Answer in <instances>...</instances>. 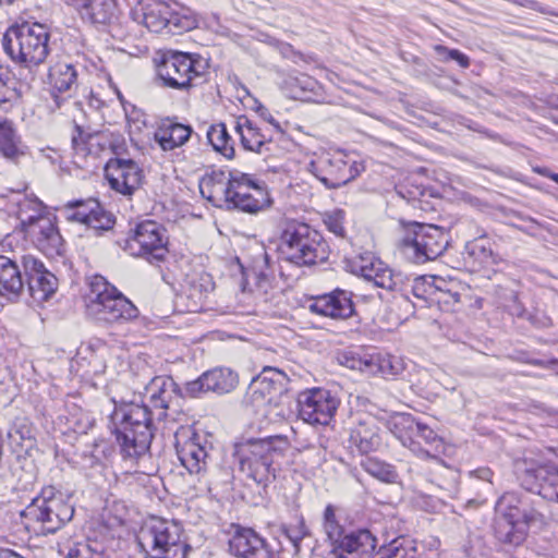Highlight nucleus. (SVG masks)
Instances as JSON below:
<instances>
[{"label": "nucleus", "mask_w": 558, "mask_h": 558, "mask_svg": "<svg viewBox=\"0 0 558 558\" xmlns=\"http://www.w3.org/2000/svg\"><path fill=\"white\" fill-rule=\"evenodd\" d=\"M368 359L369 354L360 356L352 352H344L340 355L339 361L350 369H356L369 374Z\"/></svg>", "instance_id": "nucleus-51"}, {"label": "nucleus", "mask_w": 558, "mask_h": 558, "mask_svg": "<svg viewBox=\"0 0 558 558\" xmlns=\"http://www.w3.org/2000/svg\"><path fill=\"white\" fill-rule=\"evenodd\" d=\"M238 374L229 368H214L205 372L197 379L186 384V391L192 397L203 392H216L219 395L232 391L238 385Z\"/></svg>", "instance_id": "nucleus-24"}, {"label": "nucleus", "mask_w": 558, "mask_h": 558, "mask_svg": "<svg viewBox=\"0 0 558 558\" xmlns=\"http://www.w3.org/2000/svg\"><path fill=\"white\" fill-rule=\"evenodd\" d=\"M542 518L534 501L530 502L527 496L505 493L495 505L493 535L506 550L520 547L526 541L531 523Z\"/></svg>", "instance_id": "nucleus-2"}, {"label": "nucleus", "mask_w": 558, "mask_h": 558, "mask_svg": "<svg viewBox=\"0 0 558 558\" xmlns=\"http://www.w3.org/2000/svg\"><path fill=\"white\" fill-rule=\"evenodd\" d=\"M436 281L435 277L409 278L408 293L411 292L415 298L425 301L433 296L436 290H440V287L436 286Z\"/></svg>", "instance_id": "nucleus-47"}, {"label": "nucleus", "mask_w": 558, "mask_h": 558, "mask_svg": "<svg viewBox=\"0 0 558 558\" xmlns=\"http://www.w3.org/2000/svg\"><path fill=\"white\" fill-rule=\"evenodd\" d=\"M448 245L449 238L444 229L420 223L408 230L399 242L402 254L416 264L436 259Z\"/></svg>", "instance_id": "nucleus-10"}, {"label": "nucleus", "mask_w": 558, "mask_h": 558, "mask_svg": "<svg viewBox=\"0 0 558 558\" xmlns=\"http://www.w3.org/2000/svg\"><path fill=\"white\" fill-rule=\"evenodd\" d=\"M137 544L149 558H186L190 549L181 525L162 518H151L141 527Z\"/></svg>", "instance_id": "nucleus-8"}, {"label": "nucleus", "mask_w": 558, "mask_h": 558, "mask_svg": "<svg viewBox=\"0 0 558 558\" xmlns=\"http://www.w3.org/2000/svg\"><path fill=\"white\" fill-rule=\"evenodd\" d=\"M230 551L238 558H274L267 542L252 529H241L229 541Z\"/></svg>", "instance_id": "nucleus-27"}, {"label": "nucleus", "mask_w": 558, "mask_h": 558, "mask_svg": "<svg viewBox=\"0 0 558 558\" xmlns=\"http://www.w3.org/2000/svg\"><path fill=\"white\" fill-rule=\"evenodd\" d=\"M207 140L213 148L226 158L234 156L233 140L229 135L225 123H217L207 130Z\"/></svg>", "instance_id": "nucleus-40"}, {"label": "nucleus", "mask_w": 558, "mask_h": 558, "mask_svg": "<svg viewBox=\"0 0 558 558\" xmlns=\"http://www.w3.org/2000/svg\"><path fill=\"white\" fill-rule=\"evenodd\" d=\"M514 469L523 488L558 502V468L554 463L525 457Z\"/></svg>", "instance_id": "nucleus-11"}, {"label": "nucleus", "mask_w": 558, "mask_h": 558, "mask_svg": "<svg viewBox=\"0 0 558 558\" xmlns=\"http://www.w3.org/2000/svg\"><path fill=\"white\" fill-rule=\"evenodd\" d=\"M362 468L375 478L385 483H395L398 478L396 469L384 461L367 457L361 462Z\"/></svg>", "instance_id": "nucleus-44"}, {"label": "nucleus", "mask_w": 558, "mask_h": 558, "mask_svg": "<svg viewBox=\"0 0 558 558\" xmlns=\"http://www.w3.org/2000/svg\"><path fill=\"white\" fill-rule=\"evenodd\" d=\"M192 126L166 118L160 121L154 138L162 150L168 151L183 146L192 136Z\"/></svg>", "instance_id": "nucleus-29"}, {"label": "nucleus", "mask_w": 558, "mask_h": 558, "mask_svg": "<svg viewBox=\"0 0 558 558\" xmlns=\"http://www.w3.org/2000/svg\"><path fill=\"white\" fill-rule=\"evenodd\" d=\"M24 233L46 255L62 254L63 239L50 217L45 216L31 222Z\"/></svg>", "instance_id": "nucleus-25"}, {"label": "nucleus", "mask_w": 558, "mask_h": 558, "mask_svg": "<svg viewBox=\"0 0 558 558\" xmlns=\"http://www.w3.org/2000/svg\"><path fill=\"white\" fill-rule=\"evenodd\" d=\"M153 410L146 404L123 403L114 408L111 423L116 440L125 459L145 454L154 437V417L166 418L173 398L174 383L169 377L156 376L146 385Z\"/></svg>", "instance_id": "nucleus-1"}, {"label": "nucleus", "mask_w": 558, "mask_h": 558, "mask_svg": "<svg viewBox=\"0 0 558 558\" xmlns=\"http://www.w3.org/2000/svg\"><path fill=\"white\" fill-rule=\"evenodd\" d=\"M22 96L21 83L8 69L0 68V109L8 111Z\"/></svg>", "instance_id": "nucleus-36"}, {"label": "nucleus", "mask_w": 558, "mask_h": 558, "mask_svg": "<svg viewBox=\"0 0 558 558\" xmlns=\"http://www.w3.org/2000/svg\"><path fill=\"white\" fill-rule=\"evenodd\" d=\"M235 131L240 135L241 145L245 150L262 154L267 143L271 141L267 130L260 129L245 117L238 119Z\"/></svg>", "instance_id": "nucleus-33"}, {"label": "nucleus", "mask_w": 558, "mask_h": 558, "mask_svg": "<svg viewBox=\"0 0 558 558\" xmlns=\"http://www.w3.org/2000/svg\"><path fill=\"white\" fill-rule=\"evenodd\" d=\"M15 0H0V5H8L13 3Z\"/></svg>", "instance_id": "nucleus-59"}, {"label": "nucleus", "mask_w": 558, "mask_h": 558, "mask_svg": "<svg viewBox=\"0 0 558 558\" xmlns=\"http://www.w3.org/2000/svg\"><path fill=\"white\" fill-rule=\"evenodd\" d=\"M415 437L421 438L424 441V444L428 447L425 449L428 450L429 453L432 454L420 456L421 458L440 461L438 454L442 452L444 440L440 436H438V434L434 429H432L428 425L418 422L414 438Z\"/></svg>", "instance_id": "nucleus-43"}, {"label": "nucleus", "mask_w": 558, "mask_h": 558, "mask_svg": "<svg viewBox=\"0 0 558 558\" xmlns=\"http://www.w3.org/2000/svg\"><path fill=\"white\" fill-rule=\"evenodd\" d=\"M0 153L8 159L23 155L20 137L8 119H0Z\"/></svg>", "instance_id": "nucleus-39"}, {"label": "nucleus", "mask_w": 558, "mask_h": 558, "mask_svg": "<svg viewBox=\"0 0 558 558\" xmlns=\"http://www.w3.org/2000/svg\"><path fill=\"white\" fill-rule=\"evenodd\" d=\"M206 282L209 284L210 283V280L208 278V276H206Z\"/></svg>", "instance_id": "nucleus-61"}, {"label": "nucleus", "mask_w": 558, "mask_h": 558, "mask_svg": "<svg viewBox=\"0 0 558 558\" xmlns=\"http://www.w3.org/2000/svg\"><path fill=\"white\" fill-rule=\"evenodd\" d=\"M534 172H536L537 174H539L542 177L548 178L550 180H553V177L558 175V173H555V172H553L551 170H549L548 168H545V167L534 168Z\"/></svg>", "instance_id": "nucleus-58"}, {"label": "nucleus", "mask_w": 558, "mask_h": 558, "mask_svg": "<svg viewBox=\"0 0 558 558\" xmlns=\"http://www.w3.org/2000/svg\"><path fill=\"white\" fill-rule=\"evenodd\" d=\"M23 275L17 259L0 255V295L10 301H16L24 291Z\"/></svg>", "instance_id": "nucleus-30"}, {"label": "nucleus", "mask_w": 558, "mask_h": 558, "mask_svg": "<svg viewBox=\"0 0 558 558\" xmlns=\"http://www.w3.org/2000/svg\"><path fill=\"white\" fill-rule=\"evenodd\" d=\"M78 72L74 64L58 61L49 68L48 85L53 100L52 110L60 109L62 105L72 98L77 89Z\"/></svg>", "instance_id": "nucleus-21"}, {"label": "nucleus", "mask_w": 558, "mask_h": 558, "mask_svg": "<svg viewBox=\"0 0 558 558\" xmlns=\"http://www.w3.org/2000/svg\"><path fill=\"white\" fill-rule=\"evenodd\" d=\"M65 558H108L104 545L97 541H85L75 543L69 548Z\"/></svg>", "instance_id": "nucleus-46"}, {"label": "nucleus", "mask_w": 558, "mask_h": 558, "mask_svg": "<svg viewBox=\"0 0 558 558\" xmlns=\"http://www.w3.org/2000/svg\"><path fill=\"white\" fill-rule=\"evenodd\" d=\"M281 530L283 535L291 543L294 554H300L302 541L310 535L304 519L300 518L295 524L283 525Z\"/></svg>", "instance_id": "nucleus-48"}, {"label": "nucleus", "mask_w": 558, "mask_h": 558, "mask_svg": "<svg viewBox=\"0 0 558 558\" xmlns=\"http://www.w3.org/2000/svg\"><path fill=\"white\" fill-rule=\"evenodd\" d=\"M307 170L327 189L336 190L354 180L361 171V165L355 161L349 163L340 155L325 153L312 159Z\"/></svg>", "instance_id": "nucleus-12"}, {"label": "nucleus", "mask_w": 558, "mask_h": 558, "mask_svg": "<svg viewBox=\"0 0 558 558\" xmlns=\"http://www.w3.org/2000/svg\"><path fill=\"white\" fill-rule=\"evenodd\" d=\"M19 240L11 234L5 235L0 241V255L11 254L10 257H14L19 260L17 255L15 253V248L17 247Z\"/></svg>", "instance_id": "nucleus-54"}, {"label": "nucleus", "mask_w": 558, "mask_h": 558, "mask_svg": "<svg viewBox=\"0 0 558 558\" xmlns=\"http://www.w3.org/2000/svg\"><path fill=\"white\" fill-rule=\"evenodd\" d=\"M28 215H29V216H38V214L33 213V211H29V213H28Z\"/></svg>", "instance_id": "nucleus-60"}, {"label": "nucleus", "mask_w": 558, "mask_h": 558, "mask_svg": "<svg viewBox=\"0 0 558 558\" xmlns=\"http://www.w3.org/2000/svg\"><path fill=\"white\" fill-rule=\"evenodd\" d=\"M415 554L414 541L398 536L388 544L381 545L377 551H374L372 558H414Z\"/></svg>", "instance_id": "nucleus-38"}, {"label": "nucleus", "mask_w": 558, "mask_h": 558, "mask_svg": "<svg viewBox=\"0 0 558 558\" xmlns=\"http://www.w3.org/2000/svg\"><path fill=\"white\" fill-rule=\"evenodd\" d=\"M10 435H17L21 440L33 441L35 440V428L28 418L17 417L13 423Z\"/></svg>", "instance_id": "nucleus-52"}, {"label": "nucleus", "mask_w": 558, "mask_h": 558, "mask_svg": "<svg viewBox=\"0 0 558 558\" xmlns=\"http://www.w3.org/2000/svg\"><path fill=\"white\" fill-rule=\"evenodd\" d=\"M349 441L360 453L367 454L380 444L378 428L372 421H360L351 429Z\"/></svg>", "instance_id": "nucleus-35"}, {"label": "nucleus", "mask_w": 558, "mask_h": 558, "mask_svg": "<svg viewBox=\"0 0 558 558\" xmlns=\"http://www.w3.org/2000/svg\"><path fill=\"white\" fill-rule=\"evenodd\" d=\"M367 281H372L376 287L400 292L402 295L408 296L409 277L402 272L393 271L381 260L376 263L375 271Z\"/></svg>", "instance_id": "nucleus-34"}, {"label": "nucleus", "mask_w": 558, "mask_h": 558, "mask_svg": "<svg viewBox=\"0 0 558 558\" xmlns=\"http://www.w3.org/2000/svg\"><path fill=\"white\" fill-rule=\"evenodd\" d=\"M377 546L376 537L368 530L344 534L325 558H347V554H357L360 558H372Z\"/></svg>", "instance_id": "nucleus-26"}, {"label": "nucleus", "mask_w": 558, "mask_h": 558, "mask_svg": "<svg viewBox=\"0 0 558 558\" xmlns=\"http://www.w3.org/2000/svg\"><path fill=\"white\" fill-rule=\"evenodd\" d=\"M206 440L190 427L175 433V450L181 464L190 474L203 478L208 470L209 452Z\"/></svg>", "instance_id": "nucleus-15"}, {"label": "nucleus", "mask_w": 558, "mask_h": 558, "mask_svg": "<svg viewBox=\"0 0 558 558\" xmlns=\"http://www.w3.org/2000/svg\"><path fill=\"white\" fill-rule=\"evenodd\" d=\"M257 111L264 121L268 122L270 125L274 126L276 132H278L280 134L283 132L279 122L277 120H275V118L272 117V114L269 112V110L267 108L260 106Z\"/></svg>", "instance_id": "nucleus-55"}, {"label": "nucleus", "mask_w": 558, "mask_h": 558, "mask_svg": "<svg viewBox=\"0 0 558 558\" xmlns=\"http://www.w3.org/2000/svg\"><path fill=\"white\" fill-rule=\"evenodd\" d=\"M106 179L110 187L123 195H132L140 189L143 181V170L132 159L113 158L105 168Z\"/></svg>", "instance_id": "nucleus-20"}, {"label": "nucleus", "mask_w": 558, "mask_h": 558, "mask_svg": "<svg viewBox=\"0 0 558 558\" xmlns=\"http://www.w3.org/2000/svg\"><path fill=\"white\" fill-rule=\"evenodd\" d=\"M20 262L24 270V287L33 301L40 304L49 300L58 288L57 277L49 271L44 263L33 255H22Z\"/></svg>", "instance_id": "nucleus-18"}, {"label": "nucleus", "mask_w": 558, "mask_h": 558, "mask_svg": "<svg viewBox=\"0 0 558 558\" xmlns=\"http://www.w3.org/2000/svg\"><path fill=\"white\" fill-rule=\"evenodd\" d=\"M344 220L345 213L342 209H335L326 213L324 216V223L327 229L339 238H345L347 234Z\"/></svg>", "instance_id": "nucleus-50"}, {"label": "nucleus", "mask_w": 558, "mask_h": 558, "mask_svg": "<svg viewBox=\"0 0 558 558\" xmlns=\"http://www.w3.org/2000/svg\"><path fill=\"white\" fill-rule=\"evenodd\" d=\"M308 308L312 313L332 319H348L355 313L352 292L342 289L313 298Z\"/></svg>", "instance_id": "nucleus-22"}, {"label": "nucleus", "mask_w": 558, "mask_h": 558, "mask_svg": "<svg viewBox=\"0 0 558 558\" xmlns=\"http://www.w3.org/2000/svg\"><path fill=\"white\" fill-rule=\"evenodd\" d=\"M98 134L86 133L78 125L74 128V134L72 135V146L76 154L88 155L92 153L94 144H98Z\"/></svg>", "instance_id": "nucleus-49"}, {"label": "nucleus", "mask_w": 558, "mask_h": 558, "mask_svg": "<svg viewBox=\"0 0 558 558\" xmlns=\"http://www.w3.org/2000/svg\"><path fill=\"white\" fill-rule=\"evenodd\" d=\"M68 221L78 222L95 231H107L116 223L114 216L95 198L68 202L60 209Z\"/></svg>", "instance_id": "nucleus-17"}, {"label": "nucleus", "mask_w": 558, "mask_h": 558, "mask_svg": "<svg viewBox=\"0 0 558 558\" xmlns=\"http://www.w3.org/2000/svg\"><path fill=\"white\" fill-rule=\"evenodd\" d=\"M199 65V61L190 53L170 51L163 54L157 72L165 86L184 89L191 86L194 77L201 75Z\"/></svg>", "instance_id": "nucleus-16"}, {"label": "nucleus", "mask_w": 558, "mask_h": 558, "mask_svg": "<svg viewBox=\"0 0 558 558\" xmlns=\"http://www.w3.org/2000/svg\"><path fill=\"white\" fill-rule=\"evenodd\" d=\"M49 40L50 33L46 25L25 22L8 28L2 46L13 62L32 69L47 59Z\"/></svg>", "instance_id": "nucleus-6"}, {"label": "nucleus", "mask_w": 558, "mask_h": 558, "mask_svg": "<svg viewBox=\"0 0 558 558\" xmlns=\"http://www.w3.org/2000/svg\"><path fill=\"white\" fill-rule=\"evenodd\" d=\"M278 252L282 260L304 267L327 260L329 245L311 225L290 221L281 233Z\"/></svg>", "instance_id": "nucleus-4"}, {"label": "nucleus", "mask_w": 558, "mask_h": 558, "mask_svg": "<svg viewBox=\"0 0 558 558\" xmlns=\"http://www.w3.org/2000/svg\"><path fill=\"white\" fill-rule=\"evenodd\" d=\"M436 50L439 52H446L447 58L457 61L460 66L466 69L470 65L469 57L457 49H448L444 46H437Z\"/></svg>", "instance_id": "nucleus-53"}, {"label": "nucleus", "mask_w": 558, "mask_h": 558, "mask_svg": "<svg viewBox=\"0 0 558 558\" xmlns=\"http://www.w3.org/2000/svg\"><path fill=\"white\" fill-rule=\"evenodd\" d=\"M132 14L135 21L154 33L182 34L198 24L197 15L191 9L181 7L175 10L162 0H145Z\"/></svg>", "instance_id": "nucleus-9"}, {"label": "nucleus", "mask_w": 558, "mask_h": 558, "mask_svg": "<svg viewBox=\"0 0 558 558\" xmlns=\"http://www.w3.org/2000/svg\"><path fill=\"white\" fill-rule=\"evenodd\" d=\"M470 476L492 483L493 471L489 468H478L471 471Z\"/></svg>", "instance_id": "nucleus-57"}, {"label": "nucleus", "mask_w": 558, "mask_h": 558, "mask_svg": "<svg viewBox=\"0 0 558 558\" xmlns=\"http://www.w3.org/2000/svg\"><path fill=\"white\" fill-rule=\"evenodd\" d=\"M166 230L153 220L138 223L133 234L125 240V250L135 256L161 260L167 253Z\"/></svg>", "instance_id": "nucleus-14"}, {"label": "nucleus", "mask_w": 558, "mask_h": 558, "mask_svg": "<svg viewBox=\"0 0 558 558\" xmlns=\"http://www.w3.org/2000/svg\"><path fill=\"white\" fill-rule=\"evenodd\" d=\"M287 381V375L282 371L265 366L250 384L248 391L252 401L271 403L286 391Z\"/></svg>", "instance_id": "nucleus-23"}, {"label": "nucleus", "mask_w": 558, "mask_h": 558, "mask_svg": "<svg viewBox=\"0 0 558 558\" xmlns=\"http://www.w3.org/2000/svg\"><path fill=\"white\" fill-rule=\"evenodd\" d=\"M337 507L329 504L323 512L322 525L327 539L335 547L344 535V527L337 517Z\"/></svg>", "instance_id": "nucleus-42"}, {"label": "nucleus", "mask_w": 558, "mask_h": 558, "mask_svg": "<svg viewBox=\"0 0 558 558\" xmlns=\"http://www.w3.org/2000/svg\"><path fill=\"white\" fill-rule=\"evenodd\" d=\"M74 7L84 21L92 24H110L118 17L117 0H64Z\"/></svg>", "instance_id": "nucleus-28"}, {"label": "nucleus", "mask_w": 558, "mask_h": 558, "mask_svg": "<svg viewBox=\"0 0 558 558\" xmlns=\"http://www.w3.org/2000/svg\"><path fill=\"white\" fill-rule=\"evenodd\" d=\"M339 400L329 390L315 388L300 393L299 415L308 424L326 425L333 417Z\"/></svg>", "instance_id": "nucleus-19"}, {"label": "nucleus", "mask_w": 558, "mask_h": 558, "mask_svg": "<svg viewBox=\"0 0 558 558\" xmlns=\"http://www.w3.org/2000/svg\"><path fill=\"white\" fill-rule=\"evenodd\" d=\"M44 208L43 203L37 198L24 199L19 204L17 218L24 232L31 222H35L38 218L45 217V215H43Z\"/></svg>", "instance_id": "nucleus-45"}, {"label": "nucleus", "mask_w": 558, "mask_h": 558, "mask_svg": "<svg viewBox=\"0 0 558 558\" xmlns=\"http://www.w3.org/2000/svg\"><path fill=\"white\" fill-rule=\"evenodd\" d=\"M233 178L234 172L213 170L199 182V190L203 197L214 204L219 202L225 203L229 195V191H231V180H233Z\"/></svg>", "instance_id": "nucleus-32"}, {"label": "nucleus", "mask_w": 558, "mask_h": 558, "mask_svg": "<svg viewBox=\"0 0 558 558\" xmlns=\"http://www.w3.org/2000/svg\"><path fill=\"white\" fill-rule=\"evenodd\" d=\"M529 364L533 366H539L547 369H553L556 366L558 367V359H550V360H539V359H533L526 361Z\"/></svg>", "instance_id": "nucleus-56"}, {"label": "nucleus", "mask_w": 558, "mask_h": 558, "mask_svg": "<svg viewBox=\"0 0 558 558\" xmlns=\"http://www.w3.org/2000/svg\"><path fill=\"white\" fill-rule=\"evenodd\" d=\"M368 363L369 374L383 377H395L404 369L403 361L391 354H369Z\"/></svg>", "instance_id": "nucleus-37"}, {"label": "nucleus", "mask_w": 558, "mask_h": 558, "mask_svg": "<svg viewBox=\"0 0 558 558\" xmlns=\"http://www.w3.org/2000/svg\"><path fill=\"white\" fill-rule=\"evenodd\" d=\"M417 423L411 414L400 413L391 417L388 427L391 433L416 456H432L421 444L414 439Z\"/></svg>", "instance_id": "nucleus-31"}, {"label": "nucleus", "mask_w": 558, "mask_h": 558, "mask_svg": "<svg viewBox=\"0 0 558 558\" xmlns=\"http://www.w3.org/2000/svg\"><path fill=\"white\" fill-rule=\"evenodd\" d=\"M286 449L287 440L281 436L250 438L234 445L233 457L242 473L267 487L276 478V463Z\"/></svg>", "instance_id": "nucleus-3"}, {"label": "nucleus", "mask_w": 558, "mask_h": 558, "mask_svg": "<svg viewBox=\"0 0 558 558\" xmlns=\"http://www.w3.org/2000/svg\"><path fill=\"white\" fill-rule=\"evenodd\" d=\"M73 515L74 507L52 486L44 487L21 512L25 529L37 535L56 533Z\"/></svg>", "instance_id": "nucleus-5"}, {"label": "nucleus", "mask_w": 558, "mask_h": 558, "mask_svg": "<svg viewBox=\"0 0 558 558\" xmlns=\"http://www.w3.org/2000/svg\"><path fill=\"white\" fill-rule=\"evenodd\" d=\"M228 207L255 214L270 205L269 194L263 184L255 182L248 174L234 171L231 191L226 199Z\"/></svg>", "instance_id": "nucleus-13"}, {"label": "nucleus", "mask_w": 558, "mask_h": 558, "mask_svg": "<svg viewBox=\"0 0 558 558\" xmlns=\"http://www.w3.org/2000/svg\"><path fill=\"white\" fill-rule=\"evenodd\" d=\"M380 259L376 258L371 252H364L351 258H347L345 268L351 274L368 280L375 271L376 263Z\"/></svg>", "instance_id": "nucleus-41"}, {"label": "nucleus", "mask_w": 558, "mask_h": 558, "mask_svg": "<svg viewBox=\"0 0 558 558\" xmlns=\"http://www.w3.org/2000/svg\"><path fill=\"white\" fill-rule=\"evenodd\" d=\"M87 314L98 322L124 324L137 318V307L104 277L95 276L86 298Z\"/></svg>", "instance_id": "nucleus-7"}]
</instances>
